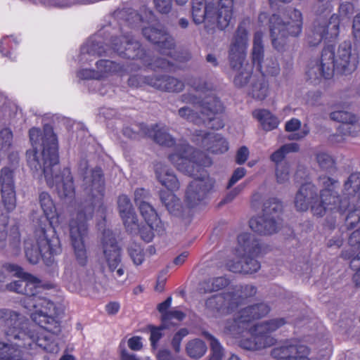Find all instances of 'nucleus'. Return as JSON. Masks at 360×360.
<instances>
[{"label":"nucleus","mask_w":360,"mask_h":360,"mask_svg":"<svg viewBox=\"0 0 360 360\" xmlns=\"http://www.w3.org/2000/svg\"><path fill=\"white\" fill-rule=\"evenodd\" d=\"M33 149L27 152V164L33 173L44 174L47 185L55 188L58 195L72 198L75 189L70 169L63 168L58 174L55 173L58 163L57 139L50 126H45L43 135L37 128H32L29 132Z\"/></svg>","instance_id":"nucleus-1"},{"label":"nucleus","mask_w":360,"mask_h":360,"mask_svg":"<svg viewBox=\"0 0 360 360\" xmlns=\"http://www.w3.org/2000/svg\"><path fill=\"white\" fill-rule=\"evenodd\" d=\"M78 173L83 178L84 201L78 208L76 217L70 222V237L77 262L84 265L87 259L85 245L86 221L92 218L96 208L103 205L105 186L101 169L98 167L89 169L86 160L80 161Z\"/></svg>","instance_id":"nucleus-2"},{"label":"nucleus","mask_w":360,"mask_h":360,"mask_svg":"<svg viewBox=\"0 0 360 360\" xmlns=\"http://www.w3.org/2000/svg\"><path fill=\"white\" fill-rule=\"evenodd\" d=\"M21 302L25 309L30 311L33 310L30 316L35 324L30 323L15 311L0 309V326L8 340H21L22 338L27 337L29 329L26 326L23 327L25 323L27 327H35L36 330L31 333L35 337L39 335L41 337L44 335L51 336L49 333L53 335L60 333V322L52 314L55 309L53 302L37 295H25Z\"/></svg>","instance_id":"nucleus-3"},{"label":"nucleus","mask_w":360,"mask_h":360,"mask_svg":"<svg viewBox=\"0 0 360 360\" xmlns=\"http://www.w3.org/2000/svg\"><path fill=\"white\" fill-rule=\"evenodd\" d=\"M169 160L179 171L190 176H197L200 173L201 176L194 179L186 191V201L189 206L198 205L205 200L214 187V179L202 169V167L211 165L210 158L184 143L179 146L176 152L169 155Z\"/></svg>","instance_id":"nucleus-4"},{"label":"nucleus","mask_w":360,"mask_h":360,"mask_svg":"<svg viewBox=\"0 0 360 360\" xmlns=\"http://www.w3.org/2000/svg\"><path fill=\"white\" fill-rule=\"evenodd\" d=\"M195 94L184 96V101L193 103L195 109L182 107L179 110V115L195 124H205L214 129L222 128L224 122L217 117L224 110L221 101L205 83L195 86Z\"/></svg>","instance_id":"nucleus-5"},{"label":"nucleus","mask_w":360,"mask_h":360,"mask_svg":"<svg viewBox=\"0 0 360 360\" xmlns=\"http://www.w3.org/2000/svg\"><path fill=\"white\" fill-rule=\"evenodd\" d=\"M39 201L44 214L37 221L40 230L37 232V238L27 239L25 241V255L32 264H37L41 258L51 262V257L60 251L59 239L57 237H52L49 239L46 235L43 225L49 221L52 225L53 220L56 214L55 204L46 192H41L39 196Z\"/></svg>","instance_id":"nucleus-6"},{"label":"nucleus","mask_w":360,"mask_h":360,"mask_svg":"<svg viewBox=\"0 0 360 360\" xmlns=\"http://www.w3.org/2000/svg\"><path fill=\"white\" fill-rule=\"evenodd\" d=\"M233 0H219L217 3L206 0L192 1V17L197 24L204 23L205 28L212 30L215 27L223 30L233 19Z\"/></svg>","instance_id":"nucleus-7"},{"label":"nucleus","mask_w":360,"mask_h":360,"mask_svg":"<svg viewBox=\"0 0 360 360\" xmlns=\"http://www.w3.org/2000/svg\"><path fill=\"white\" fill-rule=\"evenodd\" d=\"M258 22L260 25L269 23L272 45L281 51L283 50L289 37H297L301 33L302 15L295 8L289 10L284 18L276 14L269 18L267 13L261 12Z\"/></svg>","instance_id":"nucleus-8"},{"label":"nucleus","mask_w":360,"mask_h":360,"mask_svg":"<svg viewBox=\"0 0 360 360\" xmlns=\"http://www.w3.org/2000/svg\"><path fill=\"white\" fill-rule=\"evenodd\" d=\"M269 311V307L264 303L247 307L240 311L239 316L235 320L234 327H237L239 331L248 330L250 338H243L240 340L241 347L248 350H257L274 345L276 342L274 336H262L255 330V325L250 326L252 320L259 319L266 315Z\"/></svg>","instance_id":"nucleus-9"},{"label":"nucleus","mask_w":360,"mask_h":360,"mask_svg":"<svg viewBox=\"0 0 360 360\" xmlns=\"http://www.w3.org/2000/svg\"><path fill=\"white\" fill-rule=\"evenodd\" d=\"M261 253V245L255 236L243 233L238 237L236 248L237 261L229 260L226 263L228 269L234 273L252 274L260 268L255 259Z\"/></svg>","instance_id":"nucleus-10"},{"label":"nucleus","mask_w":360,"mask_h":360,"mask_svg":"<svg viewBox=\"0 0 360 360\" xmlns=\"http://www.w3.org/2000/svg\"><path fill=\"white\" fill-rule=\"evenodd\" d=\"M112 51L116 52L123 58L129 59L139 58L143 60L145 64L144 57L146 53L141 49L139 42L132 37L122 35L121 38L114 39L112 41V49H105L97 43L88 42L82 48V54L89 56H101L103 54H110Z\"/></svg>","instance_id":"nucleus-11"},{"label":"nucleus","mask_w":360,"mask_h":360,"mask_svg":"<svg viewBox=\"0 0 360 360\" xmlns=\"http://www.w3.org/2000/svg\"><path fill=\"white\" fill-rule=\"evenodd\" d=\"M348 229L356 228L349 238V247L342 252L341 257L348 260L349 267L355 271L352 280L355 285L360 286V208L349 212L345 219Z\"/></svg>","instance_id":"nucleus-12"},{"label":"nucleus","mask_w":360,"mask_h":360,"mask_svg":"<svg viewBox=\"0 0 360 360\" xmlns=\"http://www.w3.org/2000/svg\"><path fill=\"white\" fill-rule=\"evenodd\" d=\"M282 203L276 198H271L264 204L261 214L252 217L249 221L251 230L259 235L269 236L278 231L281 225L280 214Z\"/></svg>","instance_id":"nucleus-13"},{"label":"nucleus","mask_w":360,"mask_h":360,"mask_svg":"<svg viewBox=\"0 0 360 360\" xmlns=\"http://www.w3.org/2000/svg\"><path fill=\"white\" fill-rule=\"evenodd\" d=\"M249 24V20L241 22L231 39L228 58L232 70H236L243 67V64H246L245 59L249 44L248 30Z\"/></svg>","instance_id":"nucleus-14"},{"label":"nucleus","mask_w":360,"mask_h":360,"mask_svg":"<svg viewBox=\"0 0 360 360\" xmlns=\"http://www.w3.org/2000/svg\"><path fill=\"white\" fill-rule=\"evenodd\" d=\"M318 183L321 187L319 195L321 202L326 205L327 211H343L348 203L342 201L338 194L340 186L339 181L333 177L321 175L318 178Z\"/></svg>","instance_id":"nucleus-15"},{"label":"nucleus","mask_w":360,"mask_h":360,"mask_svg":"<svg viewBox=\"0 0 360 360\" xmlns=\"http://www.w3.org/2000/svg\"><path fill=\"white\" fill-rule=\"evenodd\" d=\"M295 206L298 211H306L311 207L314 215L322 217L327 212L326 205L321 202L316 186L312 183L302 184L295 198Z\"/></svg>","instance_id":"nucleus-16"},{"label":"nucleus","mask_w":360,"mask_h":360,"mask_svg":"<svg viewBox=\"0 0 360 360\" xmlns=\"http://www.w3.org/2000/svg\"><path fill=\"white\" fill-rule=\"evenodd\" d=\"M333 72L342 75H349L357 68L359 54L352 49L350 42L344 41L340 44L335 53L333 51Z\"/></svg>","instance_id":"nucleus-17"},{"label":"nucleus","mask_w":360,"mask_h":360,"mask_svg":"<svg viewBox=\"0 0 360 360\" xmlns=\"http://www.w3.org/2000/svg\"><path fill=\"white\" fill-rule=\"evenodd\" d=\"M103 254L108 269L113 273L115 279L124 274L123 264L121 262L120 249L118 247L112 232L105 230L102 239Z\"/></svg>","instance_id":"nucleus-18"},{"label":"nucleus","mask_w":360,"mask_h":360,"mask_svg":"<svg viewBox=\"0 0 360 360\" xmlns=\"http://www.w3.org/2000/svg\"><path fill=\"white\" fill-rule=\"evenodd\" d=\"M340 20L335 14L331 15L328 22L321 17L316 20L313 28L308 34L307 40L311 46L319 44L323 39L337 37L339 34Z\"/></svg>","instance_id":"nucleus-19"},{"label":"nucleus","mask_w":360,"mask_h":360,"mask_svg":"<svg viewBox=\"0 0 360 360\" xmlns=\"http://www.w3.org/2000/svg\"><path fill=\"white\" fill-rule=\"evenodd\" d=\"M240 304V296L233 292L217 294L205 301L206 313L218 317L233 311Z\"/></svg>","instance_id":"nucleus-20"},{"label":"nucleus","mask_w":360,"mask_h":360,"mask_svg":"<svg viewBox=\"0 0 360 360\" xmlns=\"http://www.w3.org/2000/svg\"><path fill=\"white\" fill-rule=\"evenodd\" d=\"M333 49L330 47L323 49L321 58L311 61L307 70V77L311 83H318L322 79H330L333 75Z\"/></svg>","instance_id":"nucleus-21"},{"label":"nucleus","mask_w":360,"mask_h":360,"mask_svg":"<svg viewBox=\"0 0 360 360\" xmlns=\"http://www.w3.org/2000/svg\"><path fill=\"white\" fill-rule=\"evenodd\" d=\"M0 187L1 204L5 208L6 214H8L16 206L14 172L8 167L0 170Z\"/></svg>","instance_id":"nucleus-22"},{"label":"nucleus","mask_w":360,"mask_h":360,"mask_svg":"<svg viewBox=\"0 0 360 360\" xmlns=\"http://www.w3.org/2000/svg\"><path fill=\"white\" fill-rule=\"evenodd\" d=\"M307 347L297 344L293 340H286L274 347L271 352L274 360H309Z\"/></svg>","instance_id":"nucleus-23"},{"label":"nucleus","mask_w":360,"mask_h":360,"mask_svg":"<svg viewBox=\"0 0 360 360\" xmlns=\"http://www.w3.org/2000/svg\"><path fill=\"white\" fill-rule=\"evenodd\" d=\"M8 217L5 216L0 224V249H5L13 254H18L20 250V237L17 226H12L7 231Z\"/></svg>","instance_id":"nucleus-24"},{"label":"nucleus","mask_w":360,"mask_h":360,"mask_svg":"<svg viewBox=\"0 0 360 360\" xmlns=\"http://www.w3.org/2000/svg\"><path fill=\"white\" fill-rule=\"evenodd\" d=\"M139 208L141 215L146 221L150 231H155L158 234L162 233L164 231V225L159 219L153 206L148 202L141 203ZM153 236L154 234L151 231L146 235H144L143 232L141 233L143 239L146 242H150L153 239Z\"/></svg>","instance_id":"nucleus-25"},{"label":"nucleus","mask_w":360,"mask_h":360,"mask_svg":"<svg viewBox=\"0 0 360 360\" xmlns=\"http://www.w3.org/2000/svg\"><path fill=\"white\" fill-rule=\"evenodd\" d=\"M117 207L126 229L131 232L138 230L137 216L127 195L123 194L118 197Z\"/></svg>","instance_id":"nucleus-26"},{"label":"nucleus","mask_w":360,"mask_h":360,"mask_svg":"<svg viewBox=\"0 0 360 360\" xmlns=\"http://www.w3.org/2000/svg\"><path fill=\"white\" fill-rule=\"evenodd\" d=\"M8 290L25 295H37L41 288V281L30 274H25L23 278L11 282L6 285Z\"/></svg>","instance_id":"nucleus-27"},{"label":"nucleus","mask_w":360,"mask_h":360,"mask_svg":"<svg viewBox=\"0 0 360 360\" xmlns=\"http://www.w3.org/2000/svg\"><path fill=\"white\" fill-rule=\"evenodd\" d=\"M143 36L153 44H158L162 50H171L174 47V39L160 25L143 29Z\"/></svg>","instance_id":"nucleus-28"},{"label":"nucleus","mask_w":360,"mask_h":360,"mask_svg":"<svg viewBox=\"0 0 360 360\" xmlns=\"http://www.w3.org/2000/svg\"><path fill=\"white\" fill-rule=\"evenodd\" d=\"M155 174L156 179L161 185L169 191H177L180 187V183L174 172L167 165L158 163L155 165Z\"/></svg>","instance_id":"nucleus-29"},{"label":"nucleus","mask_w":360,"mask_h":360,"mask_svg":"<svg viewBox=\"0 0 360 360\" xmlns=\"http://www.w3.org/2000/svg\"><path fill=\"white\" fill-rule=\"evenodd\" d=\"M201 136L202 146L212 153H223L228 150L226 141L219 134L207 133Z\"/></svg>","instance_id":"nucleus-30"},{"label":"nucleus","mask_w":360,"mask_h":360,"mask_svg":"<svg viewBox=\"0 0 360 360\" xmlns=\"http://www.w3.org/2000/svg\"><path fill=\"white\" fill-rule=\"evenodd\" d=\"M148 83L155 89L166 91L178 92L184 88L181 81L169 76L151 77Z\"/></svg>","instance_id":"nucleus-31"},{"label":"nucleus","mask_w":360,"mask_h":360,"mask_svg":"<svg viewBox=\"0 0 360 360\" xmlns=\"http://www.w3.org/2000/svg\"><path fill=\"white\" fill-rule=\"evenodd\" d=\"M342 193L353 202L360 200V172H353L348 176L344 182Z\"/></svg>","instance_id":"nucleus-32"},{"label":"nucleus","mask_w":360,"mask_h":360,"mask_svg":"<svg viewBox=\"0 0 360 360\" xmlns=\"http://www.w3.org/2000/svg\"><path fill=\"white\" fill-rule=\"evenodd\" d=\"M252 116L266 131L277 128L279 124L278 118L266 109H256L252 112Z\"/></svg>","instance_id":"nucleus-33"},{"label":"nucleus","mask_w":360,"mask_h":360,"mask_svg":"<svg viewBox=\"0 0 360 360\" xmlns=\"http://www.w3.org/2000/svg\"><path fill=\"white\" fill-rule=\"evenodd\" d=\"M143 132L150 137H152L158 144L170 147L174 144V139L164 127L158 128V126L151 129H143Z\"/></svg>","instance_id":"nucleus-34"},{"label":"nucleus","mask_w":360,"mask_h":360,"mask_svg":"<svg viewBox=\"0 0 360 360\" xmlns=\"http://www.w3.org/2000/svg\"><path fill=\"white\" fill-rule=\"evenodd\" d=\"M160 197L162 202L171 214L179 217H183L184 210L181 201L174 193L168 191H161Z\"/></svg>","instance_id":"nucleus-35"},{"label":"nucleus","mask_w":360,"mask_h":360,"mask_svg":"<svg viewBox=\"0 0 360 360\" xmlns=\"http://www.w3.org/2000/svg\"><path fill=\"white\" fill-rule=\"evenodd\" d=\"M284 318H274L255 325V330L262 336H273L271 334L286 324Z\"/></svg>","instance_id":"nucleus-36"},{"label":"nucleus","mask_w":360,"mask_h":360,"mask_svg":"<svg viewBox=\"0 0 360 360\" xmlns=\"http://www.w3.org/2000/svg\"><path fill=\"white\" fill-rule=\"evenodd\" d=\"M269 93V84L263 76L253 79L249 90V94L258 101L264 100Z\"/></svg>","instance_id":"nucleus-37"},{"label":"nucleus","mask_w":360,"mask_h":360,"mask_svg":"<svg viewBox=\"0 0 360 360\" xmlns=\"http://www.w3.org/2000/svg\"><path fill=\"white\" fill-rule=\"evenodd\" d=\"M263 33L260 31L256 32L253 38V46L252 49V58L254 64H257L258 68H262V59L264 57V46L262 43Z\"/></svg>","instance_id":"nucleus-38"},{"label":"nucleus","mask_w":360,"mask_h":360,"mask_svg":"<svg viewBox=\"0 0 360 360\" xmlns=\"http://www.w3.org/2000/svg\"><path fill=\"white\" fill-rule=\"evenodd\" d=\"M228 284L229 281L225 277H216L201 283L199 290L202 292H210L222 289L227 286Z\"/></svg>","instance_id":"nucleus-39"},{"label":"nucleus","mask_w":360,"mask_h":360,"mask_svg":"<svg viewBox=\"0 0 360 360\" xmlns=\"http://www.w3.org/2000/svg\"><path fill=\"white\" fill-rule=\"evenodd\" d=\"M233 70L236 71L233 80L234 85L238 88L245 86L249 82L252 73L251 66L248 63L243 64V67Z\"/></svg>","instance_id":"nucleus-40"},{"label":"nucleus","mask_w":360,"mask_h":360,"mask_svg":"<svg viewBox=\"0 0 360 360\" xmlns=\"http://www.w3.org/2000/svg\"><path fill=\"white\" fill-rule=\"evenodd\" d=\"M97 72L101 75V79L108 77L121 70L120 65L108 60H100L96 63Z\"/></svg>","instance_id":"nucleus-41"},{"label":"nucleus","mask_w":360,"mask_h":360,"mask_svg":"<svg viewBox=\"0 0 360 360\" xmlns=\"http://www.w3.org/2000/svg\"><path fill=\"white\" fill-rule=\"evenodd\" d=\"M316 160L319 167L328 172H335L337 170L334 158L326 152H319L316 155Z\"/></svg>","instance_id":"nucleus-42"},{"label":"nucleus","mask_w":360,"mask_h":360,"mask_svg":"<svg viewBox=\"0 0 360 360\" xmlns=\"http://www.w3.org/2000/svg\"><path fill=\"white\" fill-rule=\"evenodd\" d=\"M299 145L296 143L285 144L271 155L270 160L278 165V163L284 159L288 153L297 152L299 150Z\"/></svg>","instance_id":"nucleus-43"},{"label":"nucleus","mask_w":360,"mask_h":360,"mask_svg":"<svg viewBox=\"0 0 360 360\" xmlns=\"http://www.w3.org/2000/svg\"><path fill=\"white\" fill-rule=\"evenodd\" d=\"M186 349L190 357L199 359L205 354L207 348L202 340H193L188 342Z\"/></svg>","instance_id":"nucleus-44"},{"label":"nucleus","mask_w":360,"mask_h":360,"mask_svg":"<svg viewBox=\"0 0 360 360\" xmlns=\"http://www.w3.org/2000/svg\"><path fill=\"white\" fill-rule=\"evenodd\" d=\"M336 108H338L336 107ZM330 118L334 121L342 122V124H348L350 122H356L358 117L353 113L345 110L336 109L330 113Z\"/></svg>","instance_id":"nucleus-45"},{"label":"nucleus","mask_w":360,"mask_h":360,"mask_svg":"<svg viewBox=\"0 0 360 360\" xmlns=\"http://www.w3.org/2000/svg\"><path fill=\"white\" fill-rule=\"evenodd\" d=\"M262 72L276 76L280 72V67L278 60L274 58H266L262 64V68H259Z\"/></svg>","instance_id":"nucleus-46"},{"label":"nucleus","mask_w":360,"mask_h":360,"mask_svg":"<svg viewBox=\"0 0 360 360\" xmlns=\"http://www.w3.org/2000/svg\"><path fill=\"white\" fill-rule=\"evenodd\" d=\"M129 254L136 265H140L144 260V252L141 246L137 243H132L128 249Z\"/></svg>","instance_id":"nucleus-47"},{"label":"nucleus","mask_w":360,"mask_h":360,"mask_svg":"<svg viewBox=\"0 0 360 360\" xmlns=\"http://www.w3.org/2000/svg\"><path fill=\"white\" fill-rule=\"evenodd\" d=\"M211 347V354L209 360H222L223 349L218 340L212 335L208 336Z\"/></svg>","instance_id":"nucleus-48"},{"label":"nucleus","mask_w":360,"mask_h":360,"mask_svg":"<svg viewBox=\"0 0 360 360\" xmlns=\"http://www.w3.org/2000/svg\"><path fill=\"white\" fill-rule=\"evenodd\" d=\"M13 142V133L9 128L0 131V151H7Z\"/></svg>","instance_id":"nucleus-49"},{"label":"nucleus","mask_w":360,"mask_h":360,"mask_svg":"<svg viewBox=\"0 0 360 360\" xmlns=\"http://www.w3.org/2000/svg\"><path fill=\"white\" fill-rule=\"evenodd\" d=\"M360 132V124L359 119H356V122H350L348 124H342L339 128V133L343 134L344 136L349 135L352 136H356Z\"/></svg>","instance_id":"nucleus-50"},{"label":"nucleus","mask_w":360,"mask_h":360,"mask_svg":"<svg viewBox=\"0 0 360 360\" xmlns=\"http://www.w3.org/2000/svg\"><path fill=\"white\" fill-rule=\"evenodd\" d=\"M314 8L318 15L327 16L332 11L330 0H318Z\"/></svg>","instance_id":"nucleus-51"},{"label":"nucleus","mask_w":360,"mask_h":360,"mask_svg":"<svg viewBox=\"0 0 360 360\" xmlns=\"http://www.w3.org/2000/svg\"><path fill=\"white\" fill-rule=\"evenodd\" d=\"M276 179L280 184L285 183L289 179V165L288 164L277 165Z\"/></svg>","instance_id":"nucleus-52"},{"label":"nucleus","mask_w":360,"mask_h":360,"mask_svg":"<svg viewBox=\"0 0 360 360\" xmlns=\"http://www.w3.org/2000/svg\"><path fill=\"white\" fill-rule=\"evenodd\" d=\"M185 316V314L179 310H172L168 312H165L162 317V322L166 324L169 321L176 319L177 321H181Z\"/></svg>","instance_id":"nucleus-53"},{"label":"nucleus","mask_w":360,"mask_h":360,"mask_svg":"<svg viewBox=\"0 0 360 360\" xmlns=\"http://www.w3.org/2000/svg\"><path fill=\"white\" fill-rule=\"evenodd\" d=\"M167 327L165 323L159 328L151 327L150 328V340L151 342V345L153 347H155L156 343L159 341V340L162 338V330Z\"/></svg>","instance_id":"nucleus-54"},{"label":"nucleus","mask_w":360,"mask_h":360,"mask_svg":"<svg viewBox=\"0 0 360 360\" xmlns=\"http://www.w3.org/2000/svg\"><path fill=\"white\" fill-rule=\"evenodd\" d=\"M149 198V193L144 188H137L134 191V202L140 206L141 203H146L147 200Z\"/></svg>","instance_id":"nucleus-55"},{"label":"nucleus","mask_w":360,"mask_h":360,"mask_svg":"<svg viewBox=\"0 0 360 360\" xmlns=\"http://www.w3.org/2000/svg\"><path fill=\"white\" fill-rule=\"evenodd\" d=\"M156 9L161 13H169L172 6V0H154Z\"/></svg>","instance_id":"nucleus-56"},{"label":"nucleus","mask_w":360,"mask_h":360,"mask_svg":"<svg viewBox=\"0 0 360 360\" xmlns=\"http://www.w3.org/2000/svg\"><path fill=\"white\" fill-rule=\"evenodd\" d=\"M77 76L82 79H101V75L97 72L96 69H83L79 71Z\"/></svg>","instance_id":"nucleus-57"},{"label":"nucleus","mask_w":360,"mask_h":360,"mask_svg":"<svg viewBox=\"0 0 360 360\" xmlns=\"http://www.w3.org/2000/svg\"><path fill=\"white\" fill-rule=\"evenodd\" d=\"M352 34L354 36V44L360 45V13L357 14L353 20Z\"/></svg>","instance_id":"nucleus-58"},{"label":"nucleus","mask_w":360,"mask_h":360,"mask_svg":"<svg viewBox=\"0 0 360 360\" xmlns=\"http://www.w3.org/2000/svg\"><path fill=\"white\" fill-rule=\"evenodd\" d=\"M353 6L350 3H343L340 4L339 8L340 16L336 15L340 22L345 18H348L353 13Z\"/></svg>","instance_id":"nucleus-59"},{"label":"nucleus","mask_w":360,"mask_h":360,"mask_svg":"<svg viewBox=\"0 0 360 360\" xmlns=\"http://www.w3.org/2000/svg\"><path fill=\"white\" fill-rule=\"evenodd\" d=\"M246 174V169L244 167H238L234 170L233 175L231 176L229 184L227 185V188H231L233 186L236 182L240 180L243 177L245 176Z\"/></svg>","instance_id":"nucleus-60"},{"label":"nucleus","mask_w":360,"mask_h":360,"mask_svg":"<svg viewBox=\"0 0 360 360\" xmlns=\"http://www.w3.org/2000/svg\"><path fill=\"white\" fill-rule=\"evenodd\" d=\"M249 156V150L246 146L240 147L237 151L236 156V162L238 165L243 164Z\"/></svg>","instance_id":"nucleus-61"},{"label":"nucleus","mask_w":360,"mask_h":360,"mask_svg":"<svg viewBox=\"0 0 360 360\" xmlns=\"http://www.w3.org/2000/svg\"><path fill=\"white\" fill-rule=\"evenodd\" d=\"M151 77H143L142 76H139V75H134V76H132L129 79H128V83H129V85L131 86H139L140 85H141V84L143 83H146V84H148V82L150 80Z\"/></svg>","instance_id":"nucleus-62"},{"label":"nucleus","mask_w":360,"mask_h":360,"mask_svg":"<svg viewBox=\"0 0 360 360\" xmlns=\"http://www.w3.org/2000/svg\"><path fill=\"white\" fill-rule=\"evenodd\" d=\"M301 127V122L296 118H292L285 123V130L288 132L297 131Z\"/></svg>","instance_id":"nucleus-63"},{"label":"nucleus","mask_w":360,"mask_h":360,"mask_svg":"<svg viewBox=\"0 0 360 360\" xmlns=\"http://www.w3.org/2000/svg\"><path fill=\"white\" fill-rule=\"evenodd\" d=\"M128 345L132 350H139L142 347L141 338L139 337H133L128 340Z\"/></svg>","instance_id":"nucleus-64"}]
</instances>
